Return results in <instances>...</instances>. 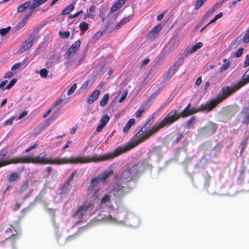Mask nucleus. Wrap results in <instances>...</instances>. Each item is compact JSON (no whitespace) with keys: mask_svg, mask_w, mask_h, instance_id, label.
Listing matches in <instances>:
<instances>
[{"mask_svg":"<svg viewBox=\"0 0 249 249\" xmlns=\"http://www.w3.org/2000/svg\"><path fill=\"white\" fill-rule=\"evenodd\" d=\"M249 140V135H248V136H247L243 138V140L240 144V153H243L245 151V150L247 146L248 141Z\"/></svg>","mask_w":249,"mask_h":249,"instance_id":"6ab92c4d","label":"nucleus"},{"mask_svg":"<svg viewBox=\"0 0 249 249\" xmlns=\"http://www.w3.org/2000/svg\"><path fill=\"white\" fill-rule=\"evenodd\" d=\"M243 50H244L243 48H240L235 53V54H234L235 56H236L237 57H240L242 55V54H243Z\"/></svg>","mask_w":249,"mask_h":249,"instance_id":"3c124183","label":"nucleus"},{"mask_svg":"<svg viewBox=\"0 0 249 249\" xmlns=\"http://www.w3.org/2000/svg\"><path fill=\"white\" fill-rule=\"evenodd\" d=\"M203 45V44L201 42H199L195 44L191 49H190L188 53L190 54H192L195 52H196L197 50L200 49Z\"/></svg>","mask_w":249,"mask_h":249,"instance_id":"393cba45","label":"nucleus"},{"mask_svg":"<svg viewBox=\"0 0 249 249\" xmlns=\"http://www.w3.org/2000/svg\"><path fill=\"white\" fill-rule=\"evenodd\" d=\"M133 148L132 144L129 142L124 145L118 147L113 152L104 154L101 156H99L94 154L92 156H78L75 158L63 157L59 158L56 157L54 159H52L46 158L45 154L42 152L35 157L31 155L23 157V163H32L35 164L61 165L65 164H84L92 162H98L113 159L130 150Z\"/></svg>","mask_w":249,"mask_h":249,"instance_id":"f257e3e1","label":"nucleus"},{"mask_svg":"<svg viewBox=\"0 0 249 249\" xmlns=\"http://www.w3.org/2000/svg\"><path fill=\"white\" fill-rule=\"evenodd\" d=\"M75 4V2H73L71 4L69 5L66 7L61 12L62 15H67L69 14L74 9V5Z\"/></svg>","mask_w":249,"mask_h":249,"instance_id":"412c9836","label":"nucleus"},{"mask_svg":"<svg viewBox=\"0 0 249 249\" xmlns=\"http://www.w3.org/2000/svg\"><path fill=\"white\" fill-rule=\"evenodd\" d=\"M94 18V15H93V14H91V13H88L87 12V14H86V15L84 16V18H83V19H87V18H91L93 19V18Z\"/></svg>","mask_w":249,"mask_h":249,"instance_id":"13d9d810","label":"nucleus"},{"mask_svg":"<svg viewBox=\"0 0 249 249\" xmlns=\"http://www.w3.org/2000/svg\"><path fill=\"white\" fill-rule=\"evenodd\" d=\"M100 94V91L98 89L95 90L92 92L88 98L87 102L88 104L92 103L97 100Z\"/></svg>","mask_w":249,"mask_h":249,"instance_id":"a211bd4d","label":"nucleus"},{"mask_svg":"<svg viewBox=\"0 0 249 249\" xmlns=\"http://www.w3.org/2000/svg\"><path fill=\"white\" fill-rule=\"evenodd\" d=\"M39 72L41 77L42 78H46L48 76V71L46 69H41Z\"/></svg>","mask_w":249,"mask_h":249,"instance_id":"c03bdc74","label":"nucleus"},{"mask_svg":"<svg viewBox=\"0 0 249 249\" xmlns=\"http://www.w3.org/2000/svg\"><path fill=\"white\" fill-rule=\"evenodd\" d=\"M79 27L81 31H86L89 28V25L86 22H82L80 23Z\"/></svg>","mask_w":249,"mask_h":249,"instance_id":"473e14b6","label":"nucleus"},{"mask_svg":"<svg viewBox=\"0 0 249 249\" xmlns=\"http://www.w3.org/2000/svg\"><path fill=\"white\" fill-rule=\"evenodd\" d=\"M135 123V120L134 118H131L129 120V121L126 123V125L123 128V132L124 133H127L130 128L132 125H133Z\"/></svg>","mask_w":249,"mask_h":249,"instance_id":"aec40b11","label":"nucleus"},{"mask_svg":"<svg viewBox=\"0 0 249 249\" xmlns=\"http://www.w3.org/2000/svg\"><path fill=\"white\" fill-rule=\"evenodd\" d=\"M76 174V171H73L69 176L68 178L67 179V180L65 181L66 182H68L70 183V182L73 179L74 176Z\"/></svg>","mask_w":249,"mask_h":249,"instance_id":"09e8293b","label":"nucleus"},{"mask_svg":"<svg viewBox=\"0 0 249 249\" xmlns=\"http://www.w3.org/2000/svg\"><path fill=\"white\" fill-rule=\"evenodd\" d=\"M17 79H13L6 86L5 89H10L16 83Z\"/></svg>","mask_w":249,"mask_h":249,"instance_id":"de8ad7c7","label":"nucleus"},{"mask_svg":"<svg viewBox=\"0 0 249 249\" xmlns=\"http://www.w3.org/2000/svg\"><path fill=\"white\" fill-rule=\"evenodd\" d=\"M204 179H205L204 186L205 187H207L210 185L209 181L211 179V177L208 174H206L205 175H204Z\"/></svg>","mask_w":249,"mask_h":249,"instance_id":"37998d69","label":"nucleus"},{"mask_svg":"<svg viewBox=\"0 0 249 249\" xmlns=\"http://www.w3.org/2000/svg\"><path fill=\"white\" fill-rule=\"evenodd\" d=\"M243 86H244V83L240 79L237 83L232 87L226 86L223 87L221 93L219 94V104L226 100L228 97Z\"/></svg>","mask_w":249,"mask_h":249,"instance_id":"423d86ee","label":"nucleus"},{"mask_svg":"<svg viewBox=\"0 0 249 249\" xmlns=\"http://www.w3.org/2000/svg\"><path fill=\"white\" fill-rule=\"evenodd\" d=\"M217 129L216 124L212 122L209 123L207 124L201 128L200 134L205 137H208L214 134Z\"/></svg>","mask_w":249,"mask_h":249,"instance_id":"9d476101","label":"nucleus"},{"mask_svg":"<svg viewBox=\"0 0 249 249\" xmlns=\"http://www.w3.org/2000/svg\"><path fill=\"white\" fill-rule=\"evenodd\" d=\"M183 138V135L182 134H180L174 140L173 142L174 144H177L179 142H180Z\"/></svg>","mask_w":249,"mask_h":249,"instance_id":"5fc2aeb1","label":"nucleus"},{"mask_svg":"<svg viewBox=\"0 0 249 249\" xmlns=\"http://www.w3.org/2000/svg\"><path fill=\"white\" fill-rule=\"evenodd\" d=\"M28 114V112L27 111H24L20 115H19L18 117V119H16V120H20L23 118L24 116H26Z\"/></svg>","mask_w":249,"mask_h":249,"instance_id":"680f3d73","label":"nucleus"},{"mask_svg":"<svg viewBox=\"0 0 249 249\" xmlns=\"http://www.w3.org/2000/svg\"><path fill=\"white\" fill-rule=\"evenodd\" d=\"M242 122L243 124L248 125L249 124V116L248 117H245V119L243 120Z\"/></svg>","mask_w":249,"mask_h":249,"instance_id":"774afa93","label":"nucleus"},{"mask_svg":"<svg viewBox=\"0 0 249 249\" xmlns=\"http://www.w3.org/2000/svg\"><path fill=\"white\" fill-rule=\"evenodd\" d=\"M109 95L108 93L105 94L100 102V105L101 107H105L108 101Z\"/></svg>","mask_w":249,"mask_h":249,"instance_id":"cd10ccee","label":"nucleus"},{"mask_svg":"<svg viewBox=\"0 0 249 249\" xmlns=\"http://www.w3.org/2000/svg\"><path fill=\"white\" fill-rule=\"evenodd\" d=\"M22 64V63L21 62H18V63H17L15 64L11 67V70L14 71V70H15L17 69H19L20 68Z\"/></svg>","mask_w":249,"mask_h":249,"instance_id":"603ef678","label":"nucleus"},{"mask_svg":"<svg viewBox=\"0 0 249 249\" xmlns=\"http://www.w3.org/2000/svg\"><path fill=\"white\" fill-rule=\"evenodd\" d=\"M164 127V126L161 121L159 124L154 125L151 129L145 133L146 130H145L143 127H141L137 133L132 137V142L130 143L132 144L133 147H135L148 140L151 136L157 133L160 129Z\"/></svg>","mask_w":249,"mask_h":249,"instance_id":"f03ea898","label":"nucleus"},{"mask_svg":"<svg viewBox=\"0 0 249 249\" xmlns=\"http://www.w3.org/2000/svg\"><path fill=\"white\" fill-rule=\"evenodd\" d=\"M30 2L26 1L25 3L20 5L18 8V12L19 13L23 12L25 10L27 9L29 7H30Z\"/></svg>","mask_w":249,"mask_h":249,"instance_id":"a878e982","label":"nucleus"},{"mask_svg":"<svg viewBox=\"0 0 249 249\" xmlns=\"http://www.w3.org/2000/svg\"><path fill=\"white\" fill-rule=\"evenodd\" d=\"M16 119V116H13L9 119L6 120L3 123V126L11 125L13 124V121Z\"/></svg>","mask_w":249,"mask_h":249,"instance_id":"e433bc0d","label":"nucleus"},{"mask_svg":"<svg viewBox=\"0 0 249 249\" xmlns=\"http://www.w3.org/2000/svg\"><path fill=\"white\" fill-rule=\"evenodd\" d=\"M80 44L81 42L79 40L76 41L74 43H73L68 49V51L64 54V57L65 58L69 59L73 57L76 52L79 49Z\"/></svg>","mask_w":249,"mask_h":249,"instance_id":"ddd939ff","label":"nucleus"},{"mask_svg":"<svg viewBox=\"0 0 249 249\" xmlns=\"http://www.w3.org/2000/svg\"><path fill=\"white\" fill-rule=\"evenodd\" d=\"M207 0H196L195 5V9H198Z\"/></svg>","mask_w":249,"mask_h":249,"instance_id":"f704fd0d","label":"nucleus"},{"mask_svg":"<svg viewBox=\"0 0 249 249\" xmlns=\"http://www.w3.org/2000/svg\"><path fill=\"white\" fill-rule=\"evenodd\" d=\"M27 21V18H24L22 19L17 25V28L18 29H21L23 28L26 24Z\"/></svg>","mask_w":249,"mask_h":249,"instance_id":"72a5a7b5","label":"nucleus"},{"mask_svg":"<svg viewBox=\"0 0 249 249\" xmlns=\"http://www.w3.org/2000/svg\"><path fill=\"white\" fill-rule=\"evenodd\" d=\"M161 30V26L160 25H158L155 26L150 31V35L152 37L155 38L157 35L160 32Z\"/></svg>","mask_w":249,"mask_h":249,"instance_id":"4be33fe9","label":"nucleus"},{"mask_svg":"<svg viewBox=\"0 0 249 249\" xmlns=\"http://www.w3.org/2000/svg\"><path fill=\"white\" fill-rule=\"evenodd\" d=\"M112 171H105L103 173L99 174L96 178H92L90 180V185L88 189V195L90 194L95 196L98 190L95 189V186L100 184V182H104L112 174Z\"/></svg>","mask_w":249,"mask_h":249,"instance_id":"20e7f679","label":"nucleus"},{"mask_svg":"<svg viewBox=\"0 0 249 249\" xmlns=\"http://www.w3.org/2000/svg\"><path fill=\"white\" fill-rule=\"evenodd\" d=\"M111 201L109 196L108 195H105L103 196L101 200L102 203H106L110 202Z\"/></svg>","mask_w":249,"mask_h":249,"instance_id":"79ce46f5","label":"nucleus"},{"mask_svg":"<svg viewBox=\"0 0 249 249\" xmlns=\"http://www.w3.org/2000/svg\"><path fill=\"white\" fill-rule=\"evenodd\" d=\"M37 37L36 36L31 34L28 39L24 41L19 50L21 52H23L29 49L32 46L34 43L37 41Z\"/></svg>","mask_w":249,"mask_h":249,"instance_id":"4468645a","label":"nucleus"},{"mask_svg":"<svg viewBox=\"0 0 249 249\" xmlns=\"http://www.w3.org/2000/svg\"><path fill=\"white\" fill-rule=\"evenodd\" d=\"M131 18L130 16H128L127 17H125L123 18L115 26V28L116 29H119L123 25L125 24V23L128 22Z\"/></svg>","mask_w":249,"mask_h":249,"instance_id":"bb28decb","label":"nucleus"},{"mask_svg":"<svg viewBox=\"0 0 249 249\" xmlns=\"http://www.w3.org/2000/svg\"><path fill=\"white\" fill-rule=\"evenodd\" d=\"M59 35L60 37L63 38H68L70 36V32L69 31L61 32L59 31Z\"/></svg>","mask_w":249,"mask_h":249,"instance_id":"58836bf2","label":"nucleus"},{"mask_svg":"<svg viewBox=\"0 0 249 249\" xmlns=\"http://www.w3.org/2000/svg\"><path fill=\"white\" fill-rule=\"evenodd\" d=\"M215 11V8L213 7L207 12L204 15L202 19L200 21L199 24L202 25L204 22L209 18V17L213 14V12Z\"/></svg>","mask_w":249,"mask_h":249,"instance_id":"5701e85b","label":"nucleus"},{"mask_svg":"<svg viewBox=\"0 0 249 249\" xmlns=\"http://www.w3.org/2000/svg\"><path fill=\"white\" fill-rule=\"evenodd\" d=\"M71 188V186L70 185V183L65 181L61 184L59 188V190L60 191L59 194L60 195H67Z\"/></svg>","mask_w":249,"mask_h":249,"instance_id":"dca6fc26","label":"nucleus"},{"mask_svg":"<svg viewBox=\"0 0 249 249\" xmlns=\"http://www.w3.org/2000/svg\"><path fill=\"white\" fill-rule=\"evenodd\" d=\"M109 117L108 114H105L104 115L101 119H100V123L101 124H102L103 125L106 126L107 123L109 121Z\"/></svg>","mask_w":249,"mask_h":249,"instance_id":"7c9ffc66","label":"nucleus"},{"mask_svg":"<svg viewBox=\"0 0 249 249\" xmlns=\"http://www.w3.org/2000/svg\"><path fill=\"white\" fill-rule=\"evenodd\" d=\"M138 174V165L127 164L125 169L120 175V181L125 182V184L130 181L133 178L137 177Z\"/></svg>","mask_w":249,"mask_h":249,"instance_id":"39448f33","label":"nucleus"},{"mask_svg":"<svg viewBox=\"0 0 249 249\" xmlns=\"http://www.w3.org/2000/svg\"><path fill=\"white\" fill-rule=\"evenodd\" d=\"M243 112L245 115L246 117H248L249 116V107L244 108Z\"/></svg>","mask_w":249,"mask_h":249,"instance_id":"e2e57ef3","label":"nucleus"},{"mask_svg":"<svg viewBox=\"0 0 249 249\" xmlns=\"http://www.w3.org/2000/svg\"><path fill=\"white\" fill-rule=\"evenodd\" d=\"M230 65V62L227 59H224L223 61V64L220 68V72H222L227 70L229 68Z\"/></svg>","mask_w":249,"mask_h":249,"instance_id":"c85d7f7f","label":"nucleus"},{"mask_svg":"<svg viewBox=\"0 0 249 249\" xmlns=\"http://www.w3.org/2000/svg\"><path fill=\"white\" fill-rule=\"evenodd\" d=\"M63 99H57L53 104V107H56L57 106H58V105H59L60 104H61L62 103V102H63Z\"/></svg>","mask_w":249,"mask_h":249,"instance_id":"4d7b16f0","label":"nucleus"},{"mask_svg":"<svg viewBox=\"0 0 249 249\" xmlns=\"http://www.w3.org/2000/svg\"><path fill=\"white\" fill-rule=\"evenodd\" d=\"M94 201L90 200L89 202H84L80 207H79L76 211H75L73 214V217L80 215V218H82L84 213L89 210H92L94 208Z\"/></svg>","mask_w":249,"mask_h":249,"instance_id":"6e6552de","label":"nucleus"},{"mask_svg":"<svg viewBox=\"0 0 249 249\" xmlns=\"http://www.w3.org/2000/svg\"><path fill=\"white\" fill-rule=\"evenodd\" d=\"M21 178L20 172H11L7 177V180L9 183H15L19 181Z\"/></svg>","mask_w":249,"mask_h":249,"instance_id":"2eb2a0df","label":"nucleus"},{"mask_svg":"<svg viewBox=\"0 0 249 249\" xmlns=\"http://www.w3.org/2000/svg\"><path fill=\"white\" fill-rule=\"evenodd\" d=\"M46 173V176H49L53 171V168L51 166H47L45 169Z\"/></svg>","mask_w":249,"mask_h":249,"instance_id":"6e6d98bb","label":"nucleus"},{"mask_svg":"<svg viewBox=\"0 0 249 249\" xmlns=\"http://www.w3.org/2000/svg\"><path fill=\"white\" fill-rule=\"evenodd\" d=\"M127 94H128V91L127 90H125V91H124L123 95L120 98L119 102L120 103L123 102L125 99Z\"/></svg>","mask_w":249,"mask_h":249,"instance_id":"8fccbe9b","label":"nucleus"},{"mask_svg":"<svg viewBox=\"0 0 249 249\" xmlns=\"http://www.w3.org/2000/svg\"><path fill=\"white\" fill-rule=\"evenodd\" d=\"M196 122V117L195 116H192L189 119L185 122L184 124L185 128L189 129L190 128H194Z\"/></svg>","mask_w":249,"mask_h":249,"instance_id":"f3484780","label":"nucleus"},{"mask_svg":"<svg viewBox=\"0 0 249 249\" xmlns=\"http://www.w3.org/2000/svg\"><path fill=\"white\" fill-rule=\"evenodd\" d=\"M154 122V118L152 117L150 118L147 122L142 127L146 130L147 128H148Z\"/></svg>","mask_w":249,"mask_h":249,"instance_id":"c9c22d12","label":"nucleus"},{"mask_svg":"<svg viewBox=\"0 0 249 249\" xmlns=\"http://www.w3.org/2000/svg\"><path fill=\"white\" fill-rule=\"evenodd\" d=\"M239 110V106L236 105H230L223 108L220 111V114L221 117H227L229 120Z\"/></svg>","mask_w":249,"mask_h":249,"instance_id":"1a4fd4ad","label":"nucleus"},{"mask_svg":"<svg viewBox=\"0 0 249 249\" xmlns=\"http://www.w3.org/2000/svg\"><path fill=\"white\" fill-rule=\"evenodd\" d=\"M11 27H8L5 28H1L0 29V34L1 36H5L10 30Z\"/></svg>","mask_w":249,"mask_h":249,"instance_id":"49530a36","label":"nucleus"},{"mask_svg":"<svg viewBox=\"0 0 249 249\" xmlns=\"http://www.w3.org/2000/svg\"><path fill=\"white\" fill-rule=\"evenodd\" d=\"M96 10V7L95 5H91L89 9H87V12L88 13H94Z\"/></svg>","mask_w":249,"mask_h":249,"instance_id":"864d4df0","label":"nucleus"},{"mask_svg":"<svg viewBox=\"0 0 249 249\" xmlns=\"http://www.w3.org/2000/svg\"><path fill=\"white\" fill-rule=\"evenodd\" d=\"M218 105V96L215 99L208 102L205 104H201L198 107H192L190 109L192 115L196 114L199 112L206 111L207 112L211 111L214 107Z\"/></svg>","mask_w":249,"mask_h":249,"instance_id":"0eeeda50","label":"nucleus"},{"mask_svg":"<svg viewBox=\"0 0 249 249\" xmlns=\"http://www.w3.org/2000/svg\"><path fill=\"white\" fill-rule=\"evenodd\" d=\"M122 6V4L120 2L117 3L112 6L110 10L112 12H114L117 11Z\"/></svg>","mask_w":249,"mask_h":249,"instance_id":"ea45409f","label":"nucleus"},{"mask_svg":"<svg viewBox=\"0 0 249 249\" xmlns=\"http://www.w3.org/2000/svg\"><path fill=\"white\" fill-rule=\"evenodd\" d=\"M125 182H122L120 181V178H119L117 182H116L111 190V193L114 196H122L124 194V185H126Z\"/></svg>","mask_w":249,"mask_h":249,"instance_id":"f8f14e48","label":"nucleus"},{"mask_svg":"<svg viewBox=\"0 0 249 249\" xmlns=\"http://www.w3.org/2000/svg\"><path fill=\"white\" fill-rule=\"evenodd\" d=\"M182 64V59H178L176 61L173 65L170 67L165 75V78L166 79H169L171 78L176 72L178 71L179 67Z\"/></svg>","mask_w":249,"mask_h":249,"instance_id":"9b49d317","label":"nucleus"},{"mask_svg":"<svg viewBox=\"0 0 249 249\" xmlns=\"http://www.w3.org/2000/svg\"><path fill=\"white\" fill-rule=\"evenodd\" d=\"M28 183L29 182L27 180L23 181L19 188L18 192L20 193H22L23 192L27 190L29 186Z\"/></svg>","mask_w":249,"mask_h":249,"instance_id":"2f4dec72","label":"nucleus"},{"mask_svg":"<svg viewBox=\"0 0 249 249\" xmlns=\"http://www.w3.org/2000/svg\"><path fill=\"white\" fill-rule=\"evenodd\" d=\"M83 10H81L72 15H71L70 16V18H75L77 17L78 16H79L80 14H81L83 13Z\"/></svg>","mask_w":249,"mask_h":249,"instance_id":"bf43d9fd","label":"nucleus"},{"mask_svg":"<svg viewBox=\"0 0 249 249\" xmlns=\"http://www.w3.org/2000/svg\"><path fill=\"white\" fill-rule=\"evenodd\" d=\"M243 83H244V85H246L247 84L249 83V73H248V71H247L242 76L240 79Z\"/></svg>","mask_w":249,"mask_h":249,"instance_id":"c756f323","label":"nucleus"},{"mask_svg":"<svg viewBox=\"0 0 249 249\" xmlns=\"http://www.w3.org/2000/svg\"><path fill=\"white\" fill-rule=\"evenodd\" d=\"M143 112V110H138L135 113L136 117H140L142 115V114Z\"/></svg>","mask_w":249,"mask_h":249,"instance_id":"0e129e2a","label":"nucleus"},{"mask_svg":"<svg viewBox=\"0 0 249 249\" xmlns=\"http://www.w3.org/2000/svg\"><path fill=\"white\" fill-rule=\"evenodd\" d=\"M242 41L245 43L249 42V29L246 31L245 34L243 36Z\"/></svg>","mask_w":249,"mask_h":249,"instance_id":"a19ab883","label":"nucleus"},{"mask_svg":"<svg viewBox=\"0 0 249 249\" xmlns=\"http://www.w3.org/2000/svg\"><path fill=\"white\" fill-rule=\"evenodd\" d=\"M105 126V125L100 123L96 128V131L98 132H101Z\"/></svg>","mask_w":249,"mask_h":249,"instance_id":"69168bd1","label":"nucleus"},{"mask_svg":"<svg viewBox=\"0 0 249 249\" xmlns=\"http://www.w3.org/2000/svg\"><path fill=\"white\" fill-rule=\"evenodd\" d=\"M249 66V55L248 54L246 57V59L244 63V67H247Z\"/></svg>","mask_w":249,"mask_h":249,"instance_id":"052dcab7","label":"nucleus"},{"mask_svg":"<svg viewBox=\"0 0 249 249\" xmlns=\"http://www.w3.org/2000/svg\"><path fill=\"white\" fill-rule=\"evenodd\" d=\"M48 0H33V2L31 5L30 6V8L31 9H34L36 7H38L40 5L43 4Z\"/></svg>","mask_w":249,"mask_h":249,"instance_id":"b1692460","label":"nucleus"},{"mask_svg":"<svg viewBox=\"0 0 249 249\" xmlns=\"http://www.w3.org/2000/svg\"><path fill=\"white\" fill-rule=\"evenodd\" d=\"M192 113L190 109L188 108H184V109L179 113H177V110L176 109H172L165 116L162 120V122L164 127L168 126L178 120L180 118L187 117L191 115Z\"/></svg>","mask_w":249,"mask_h":249,"instance_id":"7ed1b4c3","label":"nucleus"},{"mask_svg":"<svg viewBox=\"0 0 249 249\" xmlns=\"http://www.w3.org/2000/svg\"><path fill=\"white\" fill-rule=\"evenodd\" d=\"M76 88H77L76 84H75V83L73 84L72 85V86L68 89V92H67V95H71L72 93H74V92L76 90Z\"/></svg>","mask_w":249,"mask_h":249,"instance_id":"4c0bfd02","label":"nucleus"},{"mask_svg":"<svg viewBox=\"0 0 249 249\" xmlns=\"http://www.w3.org/2000/svg\"><path fill=\"white\" fill-rule=\"evenodd\" d=\"M218 19V14L215 15L213 19L211 20L208 23L207 25H210L211 23H214Z\"/></svg>","mask_w":249,"mask_h":249,"instance_id":"338daca9","label":"nucleus"},{"mask_svg":"<svg viewBox=\"0 0 249 249\" xmlns=\"http://www.w3.org/2000/svg\"><path fill=\"white\" fill-rule=\"evenodd\" d=\"M23 203V201L22 200H21V201L20 202L17 201L16 203V204L14 205V206H13V210L14 211H17L18 210H19L20 209V208L21 207V206Z\"/></svg>","mask_w":249,"mask_h":249,"instance_id":"a18cd8bd","label":"nucleus"}]
</instances>
